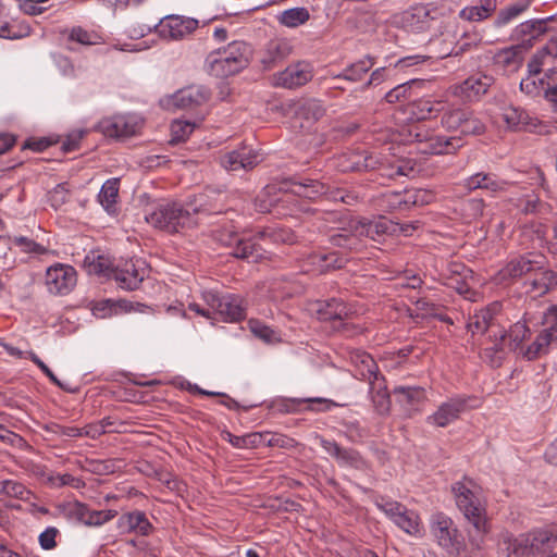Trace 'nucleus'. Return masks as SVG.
Wrapping results in <instances>:
<instances>
[{
    "instance_id": "obj_56",
    "label": "nucleus",
    "mask_w": 557,
    "mask_h": 557,
    "mask_svg": "<svg viewBox=\"0 0 557 557\" xmlns=\"http://www.w3.org/2000/svg\"><path fill=\"white\" fill-rule=\"evenodd\" d=\"M394 393L400 397V401L408 405H418L425 399V391L419 386H398Z\"/></svg>"
},
{
    "instance_id": "obj_26",
    "label": "nucleus",
    "mask_w": 557,
    "mask_h": 557,
    "mask_svg": "<svg viewBox=\"0 0 557 557\" xmlns=\"http://www.w3.org/2000/svg\"><path fill=\"white\" fill-rule=\"evenodd\" d=\"M209 99L208 90L202 86H189L175 92L170 99L168 106L174 108L191 110L202 106Z\"/></svg>"
},
{
    "instance_id": "obj_58",
    "label": "nucleus",
    "mask_w": 557,
    "mask_h": 557,
    "mask_svg": "<svg viewBox=\"0 0 557 557\" xmlns=\"http://www.w3.org/2000/svg\"><path fill=\"white\" fill-rule=\"evenodd\" d=\"M196 124L188 121H174L171 124V143L185 141L194 132Z\"/></svg>"
},
{
    "instance_id": "obj_25",
    "label": "nucleus",
    "mask_w": 557,
    "mask_h": 557,
    "mask_svg": "<svg viewBox=\"0 0 557 557\" xmlns=\"http://www.w3.org/2000/svg\"><path fill=\"white\" fill-rule=\"evenodd\" d=\"M260 161V154L248 147H242L221 157V165L227 171L250 170Z\"/></svg>"
},
{
    "instance_id": "obj_50",
    "label": "nucleus",
    "mask_w": 557,
    "mask_h": 557,
    "mask_svg": "<svg viewBox=\"0 0 557 557\" xmlns=\"http://www.w3.org/2000/svg\"><path fill=\"white\" fill-rule=\"evenodd\" d=\"M259 239H270L276 244H294L296 235L294 232L286 227H265L257 233Z\"/></svg>"
},
{
    "instance_id": "obj_17",
    "label": "nucleus",
    "mask_w": 557,
    "mask_h": 557,
    "mask_svg": "<svg viewBox=\"0 0 557 557\" xmlns=\"http://www.w3.org/2000/svg\"><path fill=\"white\" fill-rule=\"evenodd\" d=\"M472 271L460 262H449L446 269L440 273V280L444 285L455 289L458 294L470 299L472 294L469 285Z\"/></svg>"
},
{
    "instance_id": "obj_22",
    "label": "nucleus",
    "mask_w": 557,
    "mask_h": 557,
    "mask_svg": "<svg viewBox=\"0 0 557 557\" xmlns=\"http://www.w3.org/2000/svg\"><path fill=\"white\" fill-rule=\"evenodd\" d=\"M67 513L89 527H100L117 515L116 510L113 509L90 510L85 504L79 502L69 504Z\"/></svg>"
},
{
    "instance_id": "obj_45",
    "label": "nucleus",
    "mask_w": 557,
    "mask_h": 557,
    "mask_svg": "<svg viewBox=\"0 0 557 557\" xmlns=\"http://www.w3.org/2000/svg\"><path fill=\"white\" fill-rule=\"evenodd\" d=\"M62 34H66L69 42H75L82 46H94L103 42V37L100 33L82 26H74L70 29L63 30Z\"/></svg>"
},
{
    "instance_id": "obj_14",
    "label": "nucleus",
    "mask_w": 557,
    "mask_h": 557,
    "mask_svg": "<svg viewBox=\"0 0 557 557\" xmlns=\"http://www.w3.org/2000/svg\"><path fill=\"white\" fill-rule=\"evenodd\" d=\"M76 282V270L70 264L55 263L46 271L45 284L50 294L66 295L75 287Z\"/></svg>"
},
{
    "instance_id": "obj_2",
    "label": "nucleus",
    "mask_w": 557,
    "mask_h": 557,
    "mask_svg": "<svg viewBox=\"0 0 557 557\" xmlns=\"http://www.w3.org/2000/svg\"><path fill=\"white\" fill-rule=\"evenodd\" d=\"M398 223H395L385 216L374 219H354L348 223L347 228L331 236V242L338 247L349 250H359L362 237L381 242L386 235L397 234Z\"/></svg>"
},
{
    "instance_id": "obj_39",
    "label": "nucleus",
    "mask_w": 557,
    "mask_h": 557,
    "mask_svg": "<svg viewBox=\"0 0 557 557\" xmlns=\"http://www.w3.org/2000/svg\"><path fill=\"white\" fill-rule=\"evenodd\" d=\"M532 1L517 0L502 8L493 22L494 27L503 28L513 23L531 7Z\"/></svg>"
},
{
    "instance_id": "obj_57",
    "label": "nucleus",
    "mask_w": 557,
    "mask_h": 557,
    "mask_svg": "<svg viewBox=\"0 0 557 557\" xmlns=\"http://www.w3.org/2000/svg\"><path fill=\"white\" fill-rule=\"evenodd\" d=\"M530 329L524 322H517L509 329L507 337L511 349L521 351L523 341L529 336Z\"/></svg>"
},
{
    "instance_id": "obj_12",
    "label": "nucleus",
    "mask_w": 557,
    "mask_h": 557,
    "mask_svg": "<svg viewBox=\"0 0 557 557\" xmlns=\"http://www.w3.org/2000/svg\"><path fill=\"white\" fill-rule=\"evenodd\" d=\"M143 120L136 114H115L102 119L98 123V131L110 138H126L139 133Z\"/></svg>"
},
{
    "instance_id": "obj_59",
    "label": "nucleus",
    "mask_w": 557,
    "mask_h": 557,
    "mask_svg": "<svg viewBox=\"0 0 557 557\" xmlns=\"http://www.w3.org/2000/svg\"><path fill=\"white\" fill-rule=\"evenodd\" d=\"M2 492L10 497L18 499H28L30 495V491L24 484L13 480L2 482Z\"/></svg>"
},
{
    "instance_id": "obj_21",
    "label": "nucleus",
    "mask_w": 557,
    "mask_h": 557,
    "mask_svg": "<svg viewBox=\"0 0 557 557\" xmlns=\"http://www.w3.org/2000/svg\"><path fill=\"white\" fill-rule=\"evenodd\" d=\"M312 69L310 64L298 62L288 65L284 71L275 75V86L284 88H297L304 86L312 78Z\"/></svg>"
},
{
    "instance_id": "obj_51",
    "label": "nucleus",
    "mask_w": 557,
    "mask_h": 557,
    "mask_svg": "<svg viewBox=\"0 0 557 557\" xmlns=\"http://www.w3.org/2000/svg\"><path fill=\"white\" fill-rule=\"evenodd\" d=\"M309 261L319 272H326L331 269H339L344 265V259L338 258L335 252L313 253Z\"/></svg>"
},
{
    "instance_id": "obj_40",
    "label": "nucleus",
    "mask_w": 557,
    "mask_h": 557,
    "mask_svg": "<svg viewBox=\"0 0 557 557\" xmlns=\"http://www.w3.org/2000/svg\"><path fill=\"white\" fill-rule=\"evenodd\" d=\"M369 395L379 414H386L391 409V397L383 376L369 382Z\"/></svg>"
},
{
    "instance_id": "obj_43",
    "label": "nucleus",
    "mask_w": 557,
    "mask_h": 557,
    "mask_svg": "<svg viewBox=\"0 0 557 557\" xmlns=\"http://www.w3.org/2000/svg\"><path fill=\"white\" fill-rule=\"evenodd\" d=\"M0 345L3 347L5 352L14 358L23 359L29 358L47 376L48 379L57 386L64 388L63 384L59 381V379L54 375V373L48 368V366L34 352V351H23L17 347H14L11 344L1 342Z\"/></svg>"
},
{
    "instance_id": "obj_61",
    "label": "nucleus",
    "mask_w": 557,
    "mask_h": 557,
    "mask_svg": "<svg viewBox=\"0 0 557 557\" xmlns=\"http://www.w3.org/2000/svg\"><path fill=\"white\" fill-rule=\"evenodd\" d=\"M459 16L469 22H481L491 17L485 10L478 3L475 5L465 7L460 12Z\"/></svg>"
},
{
    "instance_id": "obj_32",
    "label": "nucleus",
    "mask_w": 557,
    "mask_h": 557,
    "mask_svg": "<svg viewBox=\"0 0 557 557\" xmlns=\"http://www.w3.org/2000/svg\"><path fill=\"white\" fill-rule=\"evenodd\" d=\"M528 47L523 44L513 45L498 50L494 54V63L507 72H517L524 60Z\"/></svg>"
},
{
    "instance_id": "obj_23",
    "label": "nucleus",
    "mask_w": 557,
    "mask_h": 557,
    "mask_svg": "<svg viewBox=\"0 0 557 557\" xmlns=\"http://www.w3.org/2000/svg\"><path fill=\"white\" fill-rule=\"evenodd\" d=\"M138 262L139 260H126L112 270V276L121 288L134 290L139 287L145 277V269L140 268Z\"/></svg>"
},
{
    "instance_id": "obj_36",
    "label": "nucleus",
    "mask_w": 557,
    "mask_h": 557,
    "mask_svg": "<svg viewBox=\"0 0 557 557\" xmlns=\"http://www.w3.org/2000/svg\"><path fill=\"white\" fill-rule=\"evenodd\" d=\"M349 360L355 367L356 375L360 379L371 382L381 376L376 362L368 352L355 349L349 352Z\"/></svg>"
},
{
    "instance_id": "obj_35",
    "label": "nucleus",
    "mask_w": 557,
    "mask_h": 557,
    "mask_svg": "<svg viewBox=\"0 0 557 557\" xmlns=\"http://www.w3.org/2000/svg\"><path fill=\"white\" fill-rule=\"evenodd\" d=\"M508 183L498 178L493 173L479 172L463 181L462 186L468 190L486 189L491 193L497 194L507 189Z\"/></svg>"
},
{
    "instance_id": "obj_24",
    "label": "nucleus",
    "mask_w": 557,
    "mask_h": 557,
    "mask_svg": "<svg viewBox=\"0 0 557 557\" xmlns=\"http://www.w3.org/2000/svg\"><path fill=\"white\" fill-rule=\"evenodd\" d=\"M502 119L510 131L532 132L541 124L537 117L532 116L527 110L515 106L504 108Z\"/></svg>"
},
{
    "instance_id": "obj_6",
    "label": "nucleus",
    "mask_w": 557,
    "mask_h": 557,
    "mask_svg": "<svg viewBox=\"0 0 557 557\" xmlns=\"http://www.w3.org/2000/svg\"><path fill=\"white\" fill-rule=\"evenodd\" d=\"M442 127L450 133L463 136H478L486 131L485 123L468 107L459 104H445L441 117Z\"/></svg>"
},
{
    "instance_id": "obj_38",
    "label": "nucleus",
    "mask_w": 557,
    "mask_h": 557,
    "mask_svg": "<svg viewBox=\"0 0 557 557\" xmlns=\"http://www.w3.org/2000/svg\"><path fill=\"white\" fill-rule=\"evenodd\" d=\"M445 104L443 98H420L411 103V113L417 120H430L436 117L440 113L443 114Z\"/></svg>"
},
{
    "instance_id": "obj_47",
    "label": "nucleus",
    "mask_w": 557,
    "mask_h": 557,
    "mask_svg": "<svg viewBox=\"0 0 557 557\" xmlns=\"http://www.w3.org/2000/svg\"><path fill=\"white\" fill-rule=\"evenodd\" d=\"M120 180H107L98 194V200L108 213L115 212V205L119 197Z\"/></svg>"
},
{
    "instance_id": "obj_16",
    "label": "nucleus",
    "mask_w": 557,
    "mask_h": 557,
    "mask_svg": "<svg viewBox=\"0 0 557 557\" xmlns=\"http://www.w3.org/2000/svg\"><path fill=\"white\" fill-rule=\"evenodd\" d=\"M523 94L531 98L542 97L552 112L557 113V69H546L542 81L524 84Z\"/></svg>"
},
{
    "instance_id": "obj_11",
    "label": "nucleus",
    "mask_w": 557,
    "mask_h": 557,
    "mask_svg": "<svg viewBox=\"0 0 557 557\" xmlns=\"http://www.w3.org/2000/svg\"><path fill=\"white\" fill-rule=\"evenodd\" d=\"M376 505L403 531L417 537L422 536V523L416 511L395 500L382 499Z\"/></svg>"
},
{
    "instance_id": "obj_13",
    "label": "nucleus",
    "mask_w": 557,
    "mask_h": 557,
    "mask_svg": "<svg viewBox=\"0 0 557 557\" xmlns=\"http://www.w3.org/2000/svg\"><path fill=\"white\" fill-rule=\"evenodd\" d=\"M470 397L455 395L441 403L436 410L426 417V423L436 428H446L456 422L462 413L470 409Z\"/></svg>"
},
{
    "instance_id": "obj_19",
    "label": "nucleus",
    "mask_w": 557,
    "mask_h": 557,
    "mask_svg": "<svg viewBox=\"0 0 557 557\" xmlns=\"http://www.w3.org/2000/svg\"><path fill=\"white\" fill-rule=\"evenodd\" d=\"M495 79L492 75L476 73L454 87V94L470 102L480 100L487 94Z\"/></svg>"
},
{
    "instance_id": "obj_52",
    "label": "nucleus",
    "mask_w": 557,
    "mask_h": 557,
    "mask_svg": "<svg viewBox=\"0 0 557 557\" xmlns=\"http://www.w3.org/2000/svg\"><path fill=\"white\" fill-rule=\"evenodd\" d=\"M248 325L251 333L263 342L269 344L281 342L280 332L264 324L262 321L251 319L249 320Z\"/></svg>"
},
{
    "instance_id": "obj_44",
    "label": "nucleus",
    "mask_w": 557,
    "mask_h": 557,
    "mask_svg": "<svg viewBox=\"0 0 557 557\" xmlns=\"http://www.w3.org/2000/svg\"><path fill=\"white\" fill-rule=\"evenodd\" d=\"M9 240L12 246L18 248L21 252L27 253L30 257L42 258L55 255L53 250L26 236H13L10 237Z\"/></svg>"
},
{
    "instance_id": "obj_54",
    "label": "nucleus",
    "mask_w": 557,
    "mask_h": 557,
    "mask_svg": "<svg viewBox=\"0 0 557 557\" xmlns=\"http://www.w3.org/2000/svg\"><path fill=\"white\" fill-rule=\"evenodd\" d=\"M309 17V11L306 8H293L283 11L278 16V21L284 26L297 27L305 24Z\"/></svg>"
},
{
    "instance_id": "obj_7",
    "label": "nucleus",
    "mask_w": 557,
    "mask_h": 557,
    "mask_svg": "<svg viewBox=\"0 0 557 557\" xmlns=\"http://www.w3.org/2000/svg\"><path fill=\"white\" fill-rule=\"evenodd\" d=\"M147 223L169 233L194 224L190 213L176 202H162L145 214Z\"/></svg>"
},
{
    "instance_id": "obj_10",
    "label": "nucleus",
    "mask_w": 557,
    "mask_h": 557,
    "mask_svg": "<svg viewBox=\"0 0 557 557\" xmlns=\"http://www.w3.org/2000/svg\"><path fill=\"white\" fill-rule=\"evenodd\" d=\"M431 532L437 544L449 554L460 555L466 550L462 534L448 516L442 512L434 515L431 520Z\"/></svg>"
},
{
    "instance_id": "obj_3",
    "label": "nucleus",
    "mask_w": 557,
    "mask_h": 557,
    "mask_svg": "<svg viewBox=\"0 0 557 557\" xmlns=\"http://www.w3.org/2000/svg\"><path fill=\"white\" fill-rule=\"evenodd\" d=\"M557 549V534L549 529H535L517 537L502 534L498 557H530Z\"/></svg>"
},
{
    "instance_id": "obj_64",
    "label": "nucleus",
    "mask_w": 557,
    "mask_h": 557,
    "mask_svg": "<svg viewBox=\"0 0 557 557\" xmlns=\"http://www.w3.org/2000/svg\"><path fill=\"white\" fill-rule=\"evenodd\" d=\"M60 531L55 527L46 528L38 536L39 545L45 550H51L57 546V536Z\"/></svg>"
},
{
    "instance_id": "obj_63",
    "label": "nucleus",
    "mask_w": 557,
    "mask_h": 557,
    "mask_svg": "<svg viewBox=\"0 0 557 557\" xmlns=\"http://www.w3.org/2000/svg\"><path fill=\"white\" fill-rule=\"evenodd\" d=\"M85 263L89 267V272L96 274H109V260L103 256H86Z\"/></svg>"
},
{
    "instance_id": "obj_8",
    "label": "nucleus",
    "mask_w": 557,
    "mask_h": 557,
    "mask_svg": "<svg viewBox=\"0 0 557 557\" xmlns=\"http://www.w3.org/2000/svg\"><path fill=\"white\" fill-rule=\"evenodd\" d=\"M411 140L419 145L418 150L430 154H449L455 153L463 146L460 136H445L435 134L424 126L417 125L410 129Z\"/></svg>"
},
{
    "instance_id": "obj_5",
    "label": "nucleus",
    "mask_w": 557,
    "mask_h": 557,
    "mask_svg": "<svg viewBox=\"0 0 557 557\" xmlns=\"http://www.w3.org/2000/svg\"><path fill=\"white\" fill-rule=\"evenodd\" d=\"M336 168L342 172H360L380 170L383 176L394 178L396 176H408L413 169L403 161L396 164L387 163L367 151H348L335 159Z\"/></svg>"
},
{
    "instance_id": "obj_27",
    "label": "nucleus",
    "mask_w": 557,
    "mask_h": 557,
    "mask_svg": "<svg viewBox=\"0 0 557 557\" xmlns=\"http://www.w3.org/2000/svg\"><path fill=\"white\" fill-rule=\"evenodd\" d=\"M540 268L541 262L532 259L530 256H518L508 261V263L499 270L497 281L505 283L510 280H517Z\"/></svg>"
},
{
    "instance_id": "obj_33",
    "label": "nucleus",
    "mask_w": 557,
    "mask_h": 557,
    "mask_svg": "<svg viewBox=\"0 0 557 557\" xmlns=\"http://www.w3.org/2000/svg\"><path fill=\"white\" fill-rule=\"evenodd\" d=\"M436 10L428 5L417 4L404 13L405 26L412 32H422L430 27L431 21L435 18Z\"/></svg>"
},
{
    "instance_id": "obj_29",
    "label": "nucleus",
    "mask_w": 557,
    "mask_h": 557,
    "mask_svg": "<svg viewBox=\"0 0 557 557\" xmlns=\"http://www.w3.org/2000/svg\"><path fill=\"white\" fill-rule=\"evenodd\" d=\"M554 341H557V324L543 330L528 347H521L520 355L529 361L536 360L549 352Z\"/></svg>"
},
{
    "instance_id": "obj_34",
    "label": "nucleus",
    "mask_w": 557,
    "mask_h": 557,
    "mask_svg": "<svg viewBox=\"0 0 557 557\" xmlns=\"http://www.w3.org/2000/svg\"><path fill=\"white\" fill-rule=\"evenodd\" d=\"M257 234L253 238L231 237L228 244H235L232 255L236 258L247 260L248 262H259L264 258V250L256 243Z\"/></svg>"
},
{
    "instance_id": "obj_20",
    "label": "nucleus",
    "mask_w": 557,
    "mask_h": 557,
    "mask_svg": "<svg viewBox=\"0 0 557 557\" xmlns=\"http://www.w3.org/2000/svg\"><path fill=\"white\" fill-rule=\"evenodd\" d=\"M432 198L433 195L426 190L387 191L382 196V202L393 211L406 209L410 205L428 203Z\"/></svg>"
},
{
    "instance_id": "obj_41",
    "label": "nucleus",
    "mask_w": 557,
    "mask_h": 557,
    "mask_svg": "<svg viewBox=\"0 0 557 557\" xmlns=\"http://www.w3.org/2000/svg\"><path fill=\"white\" fill-rule=\"evenodd\" d=\"M216 314L224 321L237 322L245 318L246 311L237 296L223 295L221 302L218 304Z\"/></svg>"
},
{
    "instance_id": "obj_37",
    "label": "nucleus",
    "mask_w": 557,
    "mask_h": 557,
    "mask_svg": "<svg viewBox=\"0 0 557 557\" xmlns=\"http://www.w3.org/2000/svg\"><path fill=\"white\" fill-rule=\"evenodd\" d=\"M332 187L318 180L306 178L300 182H293L290 191L298 196L310 200L325 196L330 200Z\"/></svg>"
},
{
    "instance_id": "obj_9",
    "label": "nucleus",
    "mask_w": 557,
    "mask_h": 557,
    "mask_svg": "<svg viewBox=\"0 0 557 557\" xmlns=\"http://www.w3.org/2000/svg\"><path fill=\"white\" fill-rule=\"evenodd\" d=\"M315 313L321 321L338 322L342 331L347 336H354L363 331L361 326L348 322L357 313V310L339 299L332 298L325 301H318Z\"/></svg>"
},
{
    "instance_id": "obj_48",
    "label": "nucleus",
    "mask_w": 557,
    "mask_h": 557,
    "mask_svg": "<svg viewBox=\"0 0 557 557\" xmlns=\"http://www.w3.org/2000/svg\"><path fill=\"white\" fill-rule=\"evenodd\" d=\"M374 63L375 60L373 57L366 55L364 58L344 69L341 74L334 76V79L343 78L349 82H359L363 75L370 71Z\"/></svg>"
},
{
    "instance_id": "obj_42",
    "label": "nucleus",
    "mask_w": 557,
    "mask_h": 557,
    "mask_svg": "<svg viewBox=\"0 0 557 557\" xmlns=\"http://www.w3.org/2000/svg\"><path fill=\"white\" fill-rule=\"evenodd\" d=\"M302 404H308V409L314 411H327L331 408L335 407L336 404L326 398H306V399H287L281 403L280 411L290 413L298 410V406Z\"/></svg>"
},
{
    "instance_id": "obj_15",
    "label": "nucleus",
    "mask_w": 557,
    "mask_h": 557,
    "mask_svg": "<svg viewBox=\"0 0 557 557\" xmlns=\"http://www.w3.org/2000/svg\"><path fill=\"white\" fill-rule=\"evenodd\" d=\"M199 22L183 15H168L158 22V34L168 40H182L198 28Z\"/></svg>"
},
{
    "instance_id": "obj_53",
    "label": "nucleus",
    "mask_w": 557,
    "mask_h": 557,
    "mask_svg": "<svg viewBox=\"0 0 557 557\" xmlns=\"http://www.w3.org/2000/svg\"><path fill=\"white\" fill-rule=\"evenodd\" d=\"M265 53L267 55L262 59V63L270 67L289 53V47L285 41L272 40L267 45Z\"/></svg>"
},
{
    "instance_id": "obj_1",
    "label": "nucleus",
    "mask_w": 557,
    "mask_h": 557,
    "mask_svg": "<svg viewBox=\"0 0 557 557\" xmlns=\"http://www.w3.org/2000/svg\"><path fill=\"white\" fill-rule=\"evenodd\" d=\"M458 509L473 525L476 534L469 536V544L473 549L480 550L484 544V536L488 533L486 509L482 499V488L470 478H463L451 485Z\"/></svg>"
},
{
    "instance_id": "obj_46",
    "label": "nucleus",
    "mask_w": 557,
    "mask_h": 557,
    "mask_svg": "<svg viewBox=\"0 0 557 557\" xmlns=\"http://www.w3.org/2000/svg\"><path fill=\"white\" fill-rule=\"evenodd\" d=\"M297 117L305 120L306 124H301V127H309L312 123L320 120L324 113V107L321 101L315 99H310L304 101L298 106L295 111Z\"/></svg>"
},
{
    "instance_id": "obj_18",
    "label": "nucleus",
    "mask_w": 557,
    "mask_h": 557,
    "mask_svg": "<svg viewBox=\"0 0 557 557\" xmlns=\"http://www.w3.org/2000/svg\"><path fill=\"white\" fill-rule=\"evenodd\" d=\"M556 58L557 55L548 49L547 44L543 48L536 50L527 63V74L519 85L521 92L524 91V84L527 82L542 81L546 69H556L553 66Z\"/></svg>"
},
{
    "instance_id": "obj_49",
    "label": "nucleus",
    "mask_w": 557,
    "mask_h": 557,
    "mask_svg": "<svg viewBox=\"0 0 557 557\" xmlns=\"http://www.w3.org/2000/svg\"><path fill=\"white\" fill-rule=\"evenodd\" d=\"M497 308L498 306L494 304L491 307L481 309L480 311L475 312L468 322L469 331L472 334L485 333L491 326L494 313L496 312Z\"/></svg>"
},
{
    "instance_id": "obj_31",
    "label": "nucleus",
    "mask_w": 557,
    "mask_h": 557,
    "mask_svg": "<svg viewBox=\"0 0 557 557\" xmlns=\"http://www.w3.org/2000/svg\"><path fill=\"white\" fill-rule=\"evenodd\" d=\"M548 30L547 20L532 18L517 25L512 29L510 37L513 40L522 41V44L529 48L533 40L537 39L541 35Z\"/></svg>"
},
{
    "instance_id": "obj_30",
    "label": "nucleus",
    "mask_w": 557,
    "mask_h": 557,
    "mask_svg": "<svg viewBox=\"0 0 557 557\" xmlns=\"http://www.w3.org/2000/svg\"><path fill=\"white\" fill-rule=\"evenodd\" d=\"M117 528L121 533H135L141 536L149 535L153 529L146 513L140 510L123 513L117 520Z\"/></svg>"
},
{
    "instance_id": "obj_28",
    "label": "nucleus",
    "mask_w": 557,
    "mask_h": 557,
    "mask_svg": "<svg viewBox=\"0 0 557 557\" xmlns=\"http://www.w3.org/2000/svg\"><path fill=\"white\" fill-rule=\"evenodd\" d=\"M322 448L334 457L341 466H349L356 469H363L366 461L361 455L351 448H343L334 441L321 440Z\"/></svg>"
},
{
    "instance_id": "obj_4",
    "label": "nucleus",
    "mask_w": 557,
    "mask_h": 557,
    "mask_svg": "<svg viewBox=\"0 0 557 557\" xmlns=\"http://www.w3.org/2000/svg\"><path fill=\"white\" fill-rule=\"evenodd\" d=\"M251 59V48L244 41H233L222 49L210 52L206 66L210 75L227 77L246 69Z\"/></svg>"
},
{
    "instance_id": "obj_62",
    "label": "nucleus",
    "mask_w": 557,
    "mask_h": 557,
    "mask_svg": "<svg viewBox=\"0 0 557 557\" xmlns=\"http://www.w3.org/2000/svg\"><path fill=\"white\" fill-rule=\"evenodd\" d=\"M120 460L107 459L91 462V471L99 475H108L114 473L121 468Z\"/></svg>"
},
{
    "instance_id": "obj_55",
    "label": "nucleus",
    "mask_w": 557,
    "mask_h": 557,
    "mask_svg": "<svg viewBox=\"0 0 557 557\" xmlns=\"http://www.w3.org/2000/svg\"><path fill=\"white\" fill-rule=\"evenodd\" d=\"M153 30L158 32V23L151 24L139 20H133L126 25L124 34L131 39H140Z\"/></svg>"
},
{
    "instance_id": "obj_60",
    "label": "nucleus",
    "mask_w": 557,
    "mask_h": 557,
    "mask_svg": "<svg viewBox=\"0 0 557 557\" xmlns=\"http://www.w3.org/2000/svg\"><path fill=\"white\" fill-rule=\"evenodd\" d=\"M70 199V190L66 187V184H59L57 185L50 193H49V202L52 208L59 209L64 203H66Z\"/></svg>"
}]
</instances>
